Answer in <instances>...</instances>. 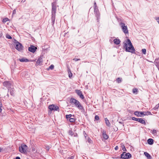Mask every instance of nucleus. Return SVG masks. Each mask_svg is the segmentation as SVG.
I'll list each match as a JSON object with an SVG mask.
<instances>
[{
    "instance_id": "obj_1",
    "label": "nucleus",
    "mask_w": 159,
    "mask_h": 159,
    "mask_svg": "<svg viewBox=\"0 0 159 159\" xmlns=\"http://www.w3.org/2000/svg\"><path fill=\"white\" fill-rule=\"evenodd\" d=\"M134 114L135 116L139 117L143 116H144L152 115L151 112L149 111L147 112H140L136 111H135Z\"/></svg>"
},
{
    "instance_id": "obj_2",
    "label": "nucleus",
    "mask_w": 159,
    "mask_h": 159,
    "mask_svg": "<svg viewBox=\"0 0 159 159\" xmlns=\"http://www.w3.org/2000/svg\"><path fill=\"white\" fill-rule=\"evenodd\" d=\"M127 45V44L126 43H124L123 47L125 48V51L127 52L134 53L135 51V49L134 47L129 46L128 47Z\"/></svg>"
},
{
    "instance_id": "obj_3",
    "label": "nucleus",
    "mask_w": 159,
    "mask_h": 159,
    "mask_svg": "<svg viewBox=\"0 0 159 159\" xmlns=\"http://www.w3.org/2000/svg\"><path fill=\"white\" fill-rule=\"evenodd\" d=\"M119 25L120 26L123 31L125 34H128L129 32L127 26L125 25V24L122 22H121L120 23Z\"/></svg>"
},
{
    "instance_id": "obj_4",
    "label": "nucleus",
    "mask_w": 159,
    "mask_h": 159,
    "mask_svg": "<svg viewBox=\"0 0 159 159\" xmlns=\"http://www.w3.org/2000/svg\"><path fill=\"white\" fill-rule=\"evenodd\" d=\"M27 148V146L26 145L22 144L21 145V146L19 147V151L22 153H26Z\"/></svg>"
},
{
    "instance_id": "obj_5",
    "label": "nucleus",
    "mask_w": 159,
    "mask_h": 159,
    "mask_svg": "<svg viewBox=\"0 0 159 159\" xmlns=\"http://www.w3.org/2000/svg\"><path fill=\"white\" fill-rule=\"evenodd\" d=\"M48 108L51 111H59V108L58 106L54 104L50 105L48 107Z\"/></svg>"
},
{
    "instance_id": "obj_6",
    "label": "nucleus",
    "mask_w": 159,
    "mask_h": 159,
    "mask_svg": "<svg viewBox=\"0 0 159 159\" xmlns=\"http://www.w3.org/2000/svg\"><path fill=\"white\" fill-rule=\"evenodd\" d=\"M131 155L129 153L124 152L121 155V158L123 159H128L131 157Z\"/></svg>"
},
{
    "instance_id": "obj_7",
    "label": "nucleus",
    "mask_w": 159,
    "mask_h": 159,
    "mask_svg": "<svg viewBox=\"0 0 159 159\" xmlns=\"http://www.w3.org/2000/svg\"><path fill=\"white\" fill-rule=\"evenodd\" d=\"M23 47L22 45L19 42H17L16 43V48L19 51H22L23 49Z\"/></svg>"
},
{
    "instance_id": "obj_8",
    "label": "nucleus",
    "mask_w": 159,
    "mask_h": 159,
    "mask_svg": "<svg viewBox=\"0 0 159 159\" xmlns=\"http://www.w3.org/2000/svg\"><path fill=\"white\" fill-rule=\"evenodd\" d=\"M3 85L4 86L6 87L8 89L11 88V83L10 82L5 81L3 83Z\"/></svg>"
},
{
    "instance_id": "obj_9",
    "label": "nucleus",
    "mask_w": 159,
    "mask_h": 159,
    "mask_svg": "<svg viewBox=\"0 0 159 159\" xmlns=\"http://www.w3.org/2000/svg\"><path fill=\"white\" fill-rule=\"evenodd\" d=\"M56 11V7L54 5L53 3H52V15H56L55 14Z\"/></svg>"
},
{
    "instance_id": "obj_10",
    "label": "nucleus",
    "mask_w": 159,
    "mask_h": 159,
    "mask_svg": "<svg viewBox=\"0 0 159 159\" xmlns=\"http://www.w3.org/2000/svg\"><path fill=\"white\" fill-rule=\"evenodd\" d=\"M78 101L73 98H71L70 100V102L72 104L75 105V106L77 103H78Z\"/></svg>"
},
{
    "instance_id": "obj_11",
    "label": "nucleus",
    "mask_w": 159,
    "mask_h": 159,
    "mask_svg": "<svg viewBox=\"0 0 159 159\" xmlns=\"http://www.w3.org/2000/svg\"><path fill=\"white\" fill-rule=\"evenodd\" d=\"M75 106L80 110H84L83 106L81 105L79 102H78V103H77L76 104Z\"/></svg>"
},
{
    "instance_id": "obj_12",
    "label": "nucleus",
    "mask_w": 159,
    "mask_h": 159,
    "mask_svg": "<svg viewBox=\"0 0 159 159\" xmlns=\"http://www.w3.org/2000/svg\"><path fill=\"white\" fill-rule=\"evenodd\" d=\"M36 49V48L33 45H31L29 48L28 50L29 51L34 53L35 52Z\"/></svg>"
},
{
    "instance_id": "obj_13",
    "label": "nucleus",
    "mask_w": 159,
    "mask_h": 159,
    "mask_svg": "<svg viewBox=\"0 0 159 159\" xmlns=\"http://www.w3.org/2000/svg\"><path fill=\"white\" fill-rule=\"evenodd\" d=\"M76 93L80 96V98L82 99L84 98V95H83L82 92L80 90H76Z\"/></svg>"
},
{
    "instance_id": "obj_14",
    "label": "nucleus",
    "mask_w": 159,
    "mask_h": 159,
    "mask_svg": "<svg viewBox=\"0 0 159 159\" xmlns=\"http://www.w3.org/2000/svg\"><path fill=\"white\" fill-rule=\"evenodd\" d=\"M103 137L105 139H107L108 138V136L106 134V132L105 131L103 130L102 132Z\"/></svg>"
},
{
    "instance_id": "obj_15",
    "label": "nucleus",
    "mask_w": 159,
    "mask_h": 159,
    "mask_svg": "<svg viewBox=\"0 0 159 159\" xmlns=\"http://www.w3.org/2000/svg\"><path fill=\"white\" fill-rule=\"evenodd\" d=\"M55 20V15H52V17H51V21H52V24L53 26Z\"/></svg>"
},
{
    "instance_id": "obj_16",
    "label": "nucleus",
    "mask_w": 159,
    "mask_h": 159,
    "mask_svg": "<svg viewBox=\"0 0 159 159\" xmlns=\"http://www.w3.org/2000/svg\"><path fill=\"white\" fill-rule=\"evenodd\" d=\"M43 59L42 57H40L36 61V63L38 65H39L42 63Z\"/></svg>"
},
{
    "instance_id": "obj_17",
    "label": "nucleus",
    "mask_w": 159,
    "mask_h": 159,
    "mask_svg": "<svg viewBox=\"0 0 159 159\" xmlns=\"http://www.w3.org/2000/svg\"><path fill=\"white\" fill-rule=\"evenodd\" d=\"M138 121L144 125H146V123L145 120L142 118H139Z\"/></svg>"
},
{
    "instance_id": "obj_18",
    "label": "nucleus",
    "mask_w": 159,
    "mask_h": 159,
    "mask_svg": "<svg viewBox=\"0 0 159 159\" xmlns=\"http://www.w3.org/2000/svg\"><path fill=\"white\" fill-rule=\"evenodd\" d=\"M8 91H10V93L11 95L14 96V89L13 88H10L8 89Z\"/></svg>"
},
{
    "instance_id": "obj_19",
    "label": "nucleus",
    "mask_w": 159,
    "mask_h": 159,
    "mask_svg": "<svg viewBox=\"0 0 159 159\" xmlns=\"http://www.w3.org/2000/svg\"><path fill=\"white\" fill-rule=\"evenodd\" d=\"M148 143L150 145H152L154 143V140L152 139H149L147 140Z\"/></svg>"
},
{
    "instance_id": "obj_20",
    "label": "nucleus",
    "mask_w": 159,
    "mask_h": 159,
    "mask_svg": "<svg viewBox=\"0 0 159 159\" xmlns=\"http://www.w3.org/2000/svg\"><path fill=\"white\" fill-rule=\"evenodd\" d=\"M19 61L21 62H27L29 61L28 59L23 57L19 59Z\"/></svg>"
},
{
    "instance_id": "obj_21",
    "label": "nucleus",
    "mask_w": 159,
    "mask_h": 159,
    "mask_svg": "<svg viewBox=\"0 0 159 159\" xmlns=\"http://www.w3.org/2000/svg\"><path fill=\"white\" fill-rule=\"evenodd\" d=\"M105 123H106L107 125L108 126H110L111 125V124H110L109 120L107 119V118H105Z\"/></svg>"
},
{
    "instance_id": "obj_22",
    "label": "nucleus",
    "mask_w": 159,
    "mask_h": 159,
    "mask_svg": "<svg viewBox=\"0 0 159 159\" xmlns=\"http://www.w3.org/2000/svg\"><path fill=\"white\" fill-rule=\"evenodd\" d=\"M114 43L116 45L119 44L120 41L119 39H115L113 40Z\"/></svg>"
},
{
    "instance_id": "obj_23",
    "label": "nucleus",
    "mask_w": 159,
    "mask_h": 159,
    "mask_svg": "<svg viewBox=\"0 0 159 159\" xmlns=\"http://www.w3.org/2000/svg\"><path fill=\"white\" fill-rule=\"evenodd\" d=\"M67 71H68V73L69 74V77L70 78H71L72 76V74L71 72L70 69L68 68Z\"/></svg>"
},
{
    "instance_id": "obj_24",
    "label": "nucleus",
    "mask_w": 159,
    "mask_h": 159,
    "mask_svg": "<svg viewBox=\"0 0 159 159\" xmlns=\"http://www.w3.org/2000/svg\"><path fill=\"white\" fill-rule=\"evenodd\" d=\"M144 154L148 159H150L151 158V156L150 155L148 152H144Z\"/></svg>"
},
{
    "instance_id": "obj_25",
    "label": "nucleus",
    "mask_w": 159,
    "mask_h": 159,
    "mask_svg": "<svg viewBox=\"0 0 159 159\" xmlns=\"http://www.w3.org/2000/svg\"><path fill=\"white\" fill-rule=\"evenodd\" d=\"M127 41L126 42V43L128 44L129 46L133 47L130 40L129 39H127Z\"/></svg>"
},
{
    "instance_id": "obj_26",
    "label": "nucleus",
    "mask_w": 159,
    "mask_h": 159,
    "mask_svg": "<svg viewBox=\"0 0 159 159\" xmlns=\"http://www.w3.org/2000/svg\"><path fill=\"white\" fill-rule=\"evenodd\" d=\"M94 12L96 13V15L97 16H99V12L98 11V9H96V8L94 7Z\"/></svg>"
},
{
    "instance_id": "obj_27",
    "label": "nucleus",
    "mask_w": 159,
    "mask_h": 159,
    "mask_svg": "<svg viewBox=\"0 0 159 159\" xmlns=\"http://www.w3.org/2000/svg\"><path fill=\"white\" fill-rule=\"evenodd\" d=\"M74 117V116H72L71 114L67 115H66V119L68 120V119H70V118H71L72 116Z\"/></svg>"
},
{
    "instance_id": "obj_28",
    "label": "nucleus",
    "mask_w": 159,
    "mask_h": 159,
    "mask_svg": "<svg viewBox=\"0 0 159 159\" xmlns=\"http://www.w3.org/2000/svg\"><path fill=\"white\" fill-rule=\"evenodd\" d=\"M132 91L133 93L137 94L138 92V89L136 88L133 89Z\"/></svg>"
},
{
    "instance_id": "obj_29",
    "label": "nucleus",
    "mask_w": 159,
    "mask_h": 159,
    "mask_svg": "<svg viewBox=\"0 0 159 159\" xmlns=\"http://www.w3.org/2000/svg\"><path fill=\"white\" fill-rule=\"evenodd\" d=\"M159 107V104H158L156 105V106H155V107L153 108L152 109L156 110Z\"/></svg>"
},
{
    "instance_id": "obj_30",
    "label": "nucleus",
    "mask_w": 159,
    "mask_h": 159,
    "mask_svg": "<svg viewBox=\"0 0 159 159\" xmlns=\"http://www.w3.org/2000/svg\"><path fill=\"white\" fill-rule=\"evenodd\" d=\"M69 121L71 122H74L75 121V119L74 118H70L69 119Z\"/></svg>"
},
{
    "instance_id": "obj_31",
    "label": "nucleus",
    "mask_w": 159,
    "mask_h": 159,
    "mask_svg": "<svg viewBox=\"0 0 159 159\" xmlns=\"http://www.w3.org/2000/svg\"><path fill=\"white\" fill-rule=\"evenodd\" d=\"M45 149L48 151L50 149V147L48 145H45Z\"/></svg>"
},
{
    "instance_id": "obj_32",
    "label": "nucleus",
    "mask_w": 159,
    "mask_h": 159,
    "mask_svg": "<svg viewBox=\"0 0 159 159\" xmlns=\"http://www.w3.org/2000/svg\"><path fill=\"white\" fill-rule=\"evenodd\" d=\"M151 133L153 135H156L157 134V131L156 130L153 129Z\"/></svg>"
},
{
    "instance_id": "obj_33",
    "label": "nucleus",
    "mask_w": 159,
    "mask_h": 159,
    "mask_svg": "<svg viewBox=\"0 0 159 159\" xmlns=\"http://www.w3.org/2000/svg\"><path fill=\"white\" fill-rule=\"evenodd\" d=\"M9 19L8 18H5L4 19H3L2 20V22L3 23H5L7 21H8Z\"/></svg>"
},
{
    "instance_id": "obj_34",
    "label": "nucleus",
    "mask_w": 159,
    "mask_h": 159,
    "mask_svg": "<svg viewBox=\"0 0 159 159\" xmlns=\"http://www.w3.org/2000/svg\"><path fill=\"white\" fill-rule=\"evenodd\" d=\"M69 134L71 136H73L74 134V132L71 130H69Z\"/></svg>"
},
{
    "instance_id": "obj_35",
    "label": "nucleus",
    "mask_w": 159,
    "mask_h": 159,
    "mask_svg": "<svg viewBox=\"0 0 159 159\" xmlns=\"http://www.w3.org/2000/svg\"><path fill=\"white\" fill-rule=\"evenodd\" d=\"M142 53L144 54H146V50L145 49H143L142 50Z\"/></svg>"
},
{
    "instance_id": "obj_36",
    "label": "nucleus",
    "mask_w": 159,
    "mask_h": 159,
    "mask_svg": "<svg viewBox=\"0 0 159 159\" xmlns=\"http://www.w3.org/2000/svg\"><path fill=\"white\" fill-rule=\"evenodd\" d=\"M116 80L118 83H120L121 81V79L120 78H118Z\"/></svg>"
},
{
    "instance_id": "obj_37",
    "label": "nucleus",
    "mask_w": 159,
    "mask_h": 159,
    "mask_svg": "<svg viewBox=\"0 0 159 159\" xmlns=\"http://www.w3.org/2000/svg\"><path fill=\"white\" fill-rule=\"evenodd\" d=\"M132 119L133 120H135V121H138V120L139 118H136L134 117H132Z\"/></svg>"
},
{
    "instance_id": "obj_38",
    "label": "nucleus",
    "mask_w": 159,
    "mask_h": 159,
    "mask_svg": "<svg viewBox=\"0 0 159 159\" xmlns=\"http://www.w3.org/2000/svg\"><path fill=\"white\" fill-rule=\"evenodd\" d=\"M54 66L53 65H51L49 67V69L52 70L53 69Z\"/></svg>"
},
{
    "instance_id": "obj_39",
    "label": "nucleus",
    "mask_w": 159,
    "mask_h": 159,
    "mask_svg": "<svg viewBox=\"0 0 159 159\" xmlns=\"http://www.w3.org/2000/svg\"><path fill=\"white\" fill-rule=\"evenodd\" d=\"M95 120H98L99 119V117L98 116L96 115L95 116Z\"/></svg>"
},
{
    "instance_id": "obj_40",
    "label": "nucleus",
    "mask_w": 159,
    "mask_h": 159,
    "mask_svg": "<svg viewBox=\"0 0 159 159\" xmlns=\"http://www.w3.org/2000/svg\"><path fill=\"white\" fill-rule=\"evenodd\" d=\"M6 38L8 39H11L12 38L11 36L9 34L6 35Z\"/></svg>"
},
{
    "instance_id": "obj_41",
    "label": "nucleus",
    "mask_w": 159,
    "mask_h": 159,
    "mask_svg": "<svg viewBox=\"0 0 159 159\" xmlns=\"http://www.w3.org/2000/svg\"><path fill=\"white\" fill-rule=\"evenodd\" d=\"M73 60L75 61H76L80 60V59L76 58H73Z\"/></svg>"
},
{
    "instance_id": "obj_42",
    "label": "nucleus",
    "mask_w": 159,
    "mask_h": 159,
    "mask_svg": "<svg viewBox=\"0 0 159 159\" xmlns=\"http://www.w3.org/2000/svg\"><path fill=\"white\" fill-rule=\"evenodd\" d=\"M88 141L89 143H91L92 142V140L90 138H88Z\"/></svg>"
},
{
    "instance_id": "obj_43",
    "label": "nucleus",
    "mask_w": 159,
    "mask_h": 159,
    "mask_svg": "<svg viewBox=\"0 0 159 159\" xmlns=\"http://www.w3.org/2000/svg\"><path fill=\"white\" fill-rule=\"evenodd\" d=\"M122 149L123 151H126V148L125 146H123L122 148Z\"/></svg>"
},
{
    "instance_id": "obj_44",
    "label": "nucleus",
    "mask_w": 159,
    "mask_h": 159,
    "mask_svg": "<svg viewBox=\"0 0 159 159\" xmlns=\"http://www.w3.org/2000/svg\"><path fill=\"white\" fill-rule=\"evenodd\" d=\"M74 156H72L70 157H68L67 159H74Z\"/></svg>"
},
{
    "instance_id": "obj_45",
    "label": "nucleus",
    "mask_w": 159,
    "mask_h": 159,
    "mask_svg": "<svg viewBox=\"0 0 159 159\" xmlns=\"http://www.w3.org/2000/svg\"><path fill=\"white\" fill-rule=\"evenodd\" d=\"M115 149L116 150H117L118 149V146H116V147H115Z\"/></svg>"
},
{
    "instance_id": "obj_46",
    "label": "nucleus",
    "mask_w": 159,
    "mask_h": 159,
    "mask_svg": "<svg viewBox=\"0 0 159 159\" xmlns=\"http://www.w3.org/2000/svg\"><path fill=\"white\" fill-rule=\"evenodd\" d=\"M16 9H14L13 11V14H16Z\"/></svg>"
},
{
    "instance_id": "obj_47",
    "label": "nucleus",
    "mask_w": 159,
    "mask_h": 159,
    "mask_svg": "<svg viewBox=\"0 0 159 159\" xmlns=\"http://www.w3.org/2000/svg\"><path fill=\"white\" fill-rule=\"evenodd\" d=\"M156 20L159 24V17L156 19Z\"/></svg>"
},
{
    "instance_id": "obj_48",
    "label": "nucleus",
    "mask_w": 159,
    "mask_h": 159,
    "mask_svg": "<svg viewBox=\"0 0 159 159\" xmlns=\"http://www.w3.org/2000/svg\"><path fill=\"white\" fill-rule=\"evenodd\" d=\"M73 135L75 137H76L77 136V133H74V134Z\"/></svg>"
},
{
    "instance_id": "obj_49",
    "label": "nucleus",
    "mask_w": 159,
    "mask_h": 159,
    "mask_svg": "<svg viewBox=\"0 0 159 159\" xmlns=\"http://www.w3.org/2000/svg\"><path fill=\"white\" fill-rule=\"evenodd\" d=\"M20 159V158L19 157H16L15 159Z\"/></svg>"
},
{
    "instance_id": "obj_50",
    "label": "nucleus",
    "mask_w": 159,
    "mask_h": 159,
    "mask_svg": "<svg viewBox=\"0 0 159 159\" xmlns=\"http://www.w3.org/2000/svg\"><path fill=\"white\" fill-rule=\"evenodd\" d=\"M96 6H96V3L95 2L94 3V7L96 8Z\"/></svg>"
},
{
    "instance_id": "obj_51",
    "label": "nucleus",
    "mask_w": 159,
    "mask_h": 159,
    "mask_svg": "<svg viewBox=\"0 0 159 159\" xmlns=\"http://www.w3.org/2000/svg\"><path fill=\"white\" fill-rule=\"evenodd\" d=\"M2 106H0V112H1L2 111V109H1Z\"/></svg>"
},
{
    "instance_id": "obj_52",
    "label": "nucleus",
    "mask_w": 159,
    "mask_h": 159,
    "mask_svg": "<svg viewBox=\"0 0 159 159\" xmlns=\"http://www.w3.org/2000/svg\"><path fill=\"white\" fill-rule=\"evenodd\" d=\"M25 0H24V1L22 0L21 1V2H24L25 1Z\"/></svg>"
},
{
    "instance_id": "obj_53",
    "label": "nucleus",
    "mask_w": 159,
    "mask_h": 159,
    "mask_svg": "<svg viewBox=\"0 0 159 159\" xmlns=\"http://www.w3.org/2000/svg\"><path fill=\"white\" fill-rule=\"evenodd\" d=\"M84 134H86V133L84 131ZM84 136H85V135H84Z\"/></svg>"
},
{
    "instance_id": "obj_54",
    "label": "nucleus",
    "mask_w": 159,
    "mask_h": 159,
    "mask_svg": "<svg viewBox=\"0 0 159 159\" xmlns=\"http://www.w3.org/2000/svg\"><path fill=\"white\" fill-rule=\"evenodd\" d=\"M2 36V34L0 33V38H1Z\"/></svg>"
},
{
    "instance_id": "obj_55",
    "label": "nucleus",
    "mask_w": 159,
    "mask_h": 159,
    "mask_svg": "<svg viewBox=\"0 0 159 159\" xmlns=\"http://www.w3.org/2000/svg\"><path fill=\"white\" fill-rule=\"evenodd\" d=\"M119 123L121 124H122V123L121 122H119Z\"/></svg>"
},
{
    "instance_id": "obj_56",
    "label": "nucleus",
    "mask_w": 159,
    "mask_h": 159,
    "mask_svg": "<svg viewBox=\"0 0 159 159\" xmlns=\"http://www.w3.org/2000/svg\"><path fill=\"white\" fill-rule=\"evenodd\" d=\"M1 149L0 148V152H1Z\"/></svg>"
},
{
    "instance_id": "obj_57",
    "label": "nucleus",
    "mask_w": 159,
    "mask_h": 159,
    "mask_svg": "<svg viewBox=\"0 0 159 159\" xmlns=\"http://www.w3.org/2000/svg\"><path fill=\"white\" fill-rule=\"evenodd\" d=\"M7 96L9 97V95H8V94H7Z\"/></svg>"
}]
</instances>
